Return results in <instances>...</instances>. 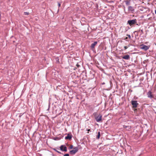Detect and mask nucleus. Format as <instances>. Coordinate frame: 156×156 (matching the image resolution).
I'll return each instance as SVG.
<instances>
[{"label":"nucleus","instance_id":"f257e3e1","mask_svg":"<svg viewBox=\"0 0 156 156\" xmlns=\"http://www.w3.org/2000/svg\"><path fill=\"white\" fill-rule=\"evenodd\" d=\"M136 19L132 20H129L128 21V23L130 25L132 26L136 23Z\"/></svg>","mask_w":156,"mask_h":156},{"label":"nucleus","instance_id":"f03ea898","mask_svg":"<svg viewBox=\"0 0 156 156\" xmlns=\"http://www.w3.org/2000/svg\"><path fill=\"white\" fill-rule=\"evenodd\" d=\"M150 47V46H147L144 44H142L140 45V48L145 51L147 50Z\"/></svg>","mask_w":156,"mask_h":156},{"label":"nucleus","instance_id":"7ed1b4c3","mask_svg":"<svg viewBox=\"0 0 156 156\" xmlns=\"http://www.w3.org/2000/svg\"><path fill=\"white\" fill-rule=\"evenodd\" d=\"M78 150V147H75L73 148V150L70 151V153L72 154H74L76 152H77Z\"/></svg>","mask_w":156,"mask_h":156},{"label":"nucleus","instance_id":"20e7f679","mask_svg":"<svg viewBox=\"0 0 156 156\" xmlns=\"http://www.w3.org/2000/svg\"><path fill=\"white\" fill-rule=\"evenodd\" d=\"M131 104L133 105V107L134 108L137 107V105H138L136 101H132Z\"/></svg>","mask_w":156,"mask_h":156},{"label":"nucleus","instance_id":"39448f33","mask_svg":"<svg viewBox=\"0 0 156 156\" xmlns=\"http://www.w3.org/2000/svg\"><path fill=\"white\" fill-rule=\"evenodd\" d=\"M102 115L99 114V115L95 116V119L97 122H99L101 120Z\"/></svg>","mask_w":156,"mask_h":156},{"label":"nucleus","instance_id":"423d86ee","mask_svg":"<svg viewBox=\"0 0 156 156\" xmlns=\"http://www.w3.org/2000/svg\"><path fill=\"white\" fill-rule=\"evenodd\" d=\"M60 149L62 151L66 152L67 151V147L65 145H62L60 147Z\"/></svg>","mask_w":156,"mask_h":156},{"label":"nucleus","instance_id":"0eeeda50","mask_svg":"<svg viewBox=\"0 0 156 156\" xmlns=\"http://www.w3.org/2000/svg\"><path fill=\"white\" fill-rule=\"evenodd\" d=\"M128 11L129 12L133 13L134 11V9L132 6H129L128 7Z\"/></svg>","mask_w":156,"mask_h":156},{"label":"nucleus","instance_id":"6e6552de","mask_svg":"<svg viewBox=\"0 0 156 156\" xmlns=\"http://www.w3.org/2000/svg\"><path fill=\"white\" fill-rule=\"evenodd\" d=\"M122 58L126 60H129L130 58L129 55H128L122 56Z\"/></svg>","mask_w":156,"mask_h":156},{"label":"nucleus","instance_id":"1a4fd4ad","mask_svg":"<svg viewBox=\"0 0 156 156\" xmlns=\"http://www.w3.org/2000/svg\"><path fill=\"white\" fill-rule=\"evenodd\" d=\"M97 41H95L90 46L91 48L93 49L95 47V46L97 44Z\"/></svg>","mask_w":156,"mask_h":156},{"label":"nucleus","instance_id":"9d476101","mask_svg":"<svg viewBox=\"0 0 156 156\" xmlns=\"http://www.w3.org/2000/svg\"><path fill=\"white\" fill-rule=\"evenodd\" d=\"M72 138V135L68 134H67V136L65 137V139L66 140L69 139L70 140Z\"/></svg>","mask_w":156,"mask_h":156},{"label":"nucleus","instance_id":"9b49d317","mask_svg":"<svg viewBox=\"0 0 156 156\" xmlns=\"http://www.w3.org/2000/svg\"><path fill=\"white\" fill-rule=\"evenodd\" d=\"M147 95L148 97L150 98H153L152 95V94L151 92V91H149L147 93Z\"/></svg>","mask_w":156,"mask_h":156},{"label":"nucleus","instance_id":"f8f14e48","mask_svg":"<svg viewBox=\"0 0 156 156\" xmlns=\"http://www.w3.org/2000/svg\"><path fill=\"white\" fill-rule=\"evenodd\" d=\"M130 0H126L125 1V2L126 5H130Z\"/></svg>","mask_w":156,"mask_h":156},{"label":"nucleus","instance_id":"ddd939ff","mask_svg":"<svg viewBox=\"0 0 156 156\" xmlns=\"http://www.w3.org/2000/svg\"><path fill=\"white\" fill-rule=\"evenodd\" d=\"M100 136V132H99L98 133V134L96 136L97 138V139H99Z\"/></svg>","mask_w":156,"mask_h":156},{"label":"nucleus","instance_id":"4468645a","mask_svg":"<svg viewBox=\"0 0 156 156\" xmlns=\"http://www.w3.org/2000/svg\"><path fill=\"white\" fill-rule=\"evenodd\" d=\"M139 32H140L141 33V34H143L144 33L143 30H139Z\"/></svg>","mask_w":156,"mask_h":156},{"label":"nucleus","instance_id":"2eb2a0df","mask_svg":"<svg viewBox=\"0 0 156 156\" xmlns=\"http://www.w3.org/2000/svg\"><path fill=\"white\" fill-rule=\"evenodd\" d=\"M127 128H126V129L127 130H129L131 128V127L129 126H127Z\"/></svg>","mask_w":156,"mask_h":156},{"label":"nucleus","instance_id":"dca6fc26","mask_svg":"<svg viewBox=\"0 0 156 156\" xmlns=\"http://www.w3.org/2000/svg\"><path fill=\"white\" fill-rule=\"evenodd\" d=\"M54 150L55 151H56L58 153H59V154H61V152L57 150L56 149H54Z\"/></svg>","mask_w":156,"mask_h":156},{"label":"nucleus","instance_id":"f3484780","mask_svg":"<svg viewBox=\"0 0 156 156\" xmlns=\"http://www.w3.org/2000/svg\"><path fill=\"white\" fill-rule=\"evenodd\" d=\"M29 14V12H24V15H27Z\"/></svg>","mask_w":156,"mask_h":156},{"label":"nucleus","instance_id":"a211bd4d","mask_svg":"<svg viewBox=\"0 0 156 156\" xmlns=\"http://www.w3.org/2000/svg\"><path fill=\"white\" fill-rule=\"evenodd\" d=\"M64 156H69L68 154H65L64 155Z\"/></svg>","mask_w":156,"mask_h":156},{"label":"nucleus","instance_id":"6ab92c4d","mask_svg":"<svg viewBox=\"0 0 156 156\" xmlns=\"http://www.w3.org/2000/svg\"><path fill=\"white\" fill-rule=\"evenodd\" d=\"M73 148V146L72 145H71L69 147V148L70 149H72Z\"/></svg>","mask_w":156,"mask_h":156},{"label":"nucleus","instance_id":"aec40b11","mask_svg":"<svg viewBox=\"0 0 156 156\" xmlns=\"http://www.w3.org/2000/svg\"><path fill=\"white\" fill-rule=\"evenodd\" d=\"M128 48V47L127 46H125L124 47V48L125 50L127 49Z\"/></svg>","mask_w":156,"mask_h":156},{"label":"nucleus","instance_id":"412c9836","mask_svg":"<svg viewBox=\"0 0 156 156\" xmlns=\"http://www.w3.org/2000/svg\"><path fill=\"white\" fill-rule=\"evenodd\" d=\"M58 5L59 7L60 6H61V4L59 2L58 3Z\"/></svg>","mask_w":156,"mask_h":156},{"label":"nucleus","instance_id":"4be33fe9","mask_svg":"<svg viewBox=\"0 0 156 156\" xmlns=\"http://www.w3.org/2000/svg\"><path fill=\"white\" fill-rule=\"evenodd\" d=\"M123 127L124 128L126 129V128H127V126H124V125L123 126Z\"/></svg>","mask_w":156,"mask_h":156},{"label":"nucleus","instance_id":"5701e85b","mask_svg":"<svg viewBox=\"0 0 156 156\" xmlns=\"http://www.w3.org/2000/svg\"><path fill=\"white\" fill-rule=\"evenodd\" d=\"M76 66L78 67H79L80 66L78 64H76Z\"/></svg>","mask_w":156,"mask_h":156},{"label":"nucleus","instance_id":"b1692460","mask_svg":"<svg viewBox=\"0 0 156 156\" xmlns=\"http://www.w3.org/2000/svg\"><path fill=\"white\" fill-rule=\"evenodd\" d=\"M127 36L129 37V38H130V36L129 35L127 34Z\"/></svg>","mask_w":156,"mask_h":156},{"label":"nucleus","instance_id":"393cba45","mask_svg":"<svg viewBox=\"0 0 156 156\" xmlns=\"http://www.w3.org/2000/svg\"><path fill=\"white\" fill-rule=\"evenodd\" d=\"M128 38L127 37H126L125 38V40H126V39H127Z\"/></svg>","mask_w":156,"mask_h":156},{"label":"nucleus","instance_id":"a878e982","mask_svg":"<svg viewBox=\"0 0 156 156\" xmlns=\"http://www.w3.org/2000/svg\"><path fill=\"white\" fill-rule=\"evenodd\" d=\"M155 14H156V10H155Z\"/></svg>","mask_w":156,"mask_h":156},{"label":"nucleus","instance_id":"bb28decb","mask_svg":"<svg viewBox=\"0 0 156 156\" xmlns=\"http://www.w3.org/2000/svg\"><path fill=\"white\" fill-rule=\"evenodd\" d=\"M140 10H142V9H140Z\"/></svg>","mask_w":156,"mask_h":156},{"label":"nucleus","instance_id":"cd10ccee","mask_svg":"<svg viewBox=\"0 0 156 156\" xmlns=\"http://www.w3.org/2000/svg\"><path fill=\"white\" fill-rule=\"evenodd\" d=\"M90 130V129H88V131H89Z\"/></svg>","mask_w":156,"mask_h":156}]
</instances>
